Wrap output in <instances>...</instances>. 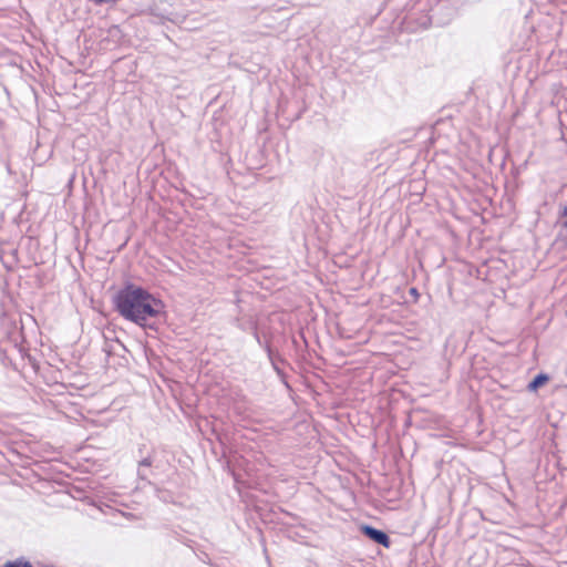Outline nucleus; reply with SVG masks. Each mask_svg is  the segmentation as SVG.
<instances>
[{
    "mask_svg": "<svg viewBox=\"0 0 567 567\" xmlns=\"http://www.w3.org/2000/svg\"><path fill=\"white\" fill-rule=\"evenodd\" d=\"M114 309L126 320L144 326L145 321L156 318L164 309L162 300L147 289L133 282H126L112 298Z\"/></svg>",
    "mask_w": 567,
    "mask_h": 567,
    "instance_id": "nucleus-1",
    "label": "nucleus"
},
{
    "mask_svg": "<svg viewBox=\"0 0 567 567\" xmlns=\"http://www.w3.org/2000/svg\"><path fill=\"white\" fill-rule=\"evenodd\" d=\"M265 351L267 352V357L270 361V364L274 369V371L276 372V374L279 377V379L282 381L284 384H286L288 386V382H287V374L286 372L281 369V364H288L289 363L287 362V360L285 358H282L278 352L274 351L270 343L269 342H266L265 343Z\"/></svg>",
    "mask_w": 567,
    "mask_h": 567,
    "instance_id": "nucleus-2",
    "label": "nucleus"
},
{
    "mask_svg": "<svg viewBox=\"0 0 567 567\" xmlns=\"http://www.w3.org/2000/svg\"><path fill=\"white\" fill-rule=\"evenodd\" d=\"M21 254H29L31 250H0V261L7 270H13L16 267L23 268Z\"/></svg>",
    "mask_w": 567,
    "mask_h": 567,
    "instance_id": "nucleus-3",
    "label": "nucleus"
},
{
    "mask_svg": "<svg viewBox=\"0 0 567 567\" xmlns=\"http://www.w3.org/2000/svg\"><path fill=\"white\" fill-rule=\"evenodd\" d=\"M361 533L378 545H382L385 548L391 546L390 536L382 529L365 524L361 526Z\"/></svg>",
    "mask_w": 567,
    "mask_h": 567,
    "instance_id": "nucleus-4",
    "label": "nucleus"
},
{
    "mask_svg": "<svg viewBox=\"0 0 567 567\" xmlns=\"http://www.w3.org/2000/svg\"><path fill=\"white\" fill-rule=\"evenodd\" d=\"M44 262L45 260L41 255V250H31V257H29L28 260H23V268L28 269L32 266H38Z\"/></svg>",
    "mask_w": 567,
    "mask_h": 567,
    "instance_id": "nucleus-5",
    "label": "nucleus"
},
{
    "mask_svg": "<svg viewBox=\"0 0 567 567\" xmlns=\"http://www.w3.org/2000/svg\"><path fill=\"white\" fill-rule=\"evenodd\" d=\"M549 380V377L546 373H538L534 377V379L528 383L527 390L533 392L538 390L540 386L545 385Z\"/></svg>",
    "mask_w": 567,
    "mask_h": 567,
    "instance_id": "nucleus-6",
    "label": "nucleus"
},
{
    "mask_svg": "<svg viewBox=\"0 0 567 567\" xmlns=\"http://www.w3.org/2000/svg\"><path fill=\"white\" fill-rule=\"evenodd\" d=\"M153 464V458L151 455H147L145 457H143L140 462H138V471H137V475L141 480H147L148 478V474L146 472L147 468H150Z\"/></svg>",
    "mask_w": 567,
    "mask_h": 567,
    "instance_id": "nucleus-7",
    "label": "nucleus"
},
{
    "mask_svg": "<svg viewBox=\"0 0 567 567\" xmlns=\"http://www.w3.org/2000/svg\"><path fill=\"white\" fill-rule=\"evenodd\" d=\"M333 257V261L336 265H338L339 267H350V261L347 257V255L344 254V251H339L334 255H332Z\"/></svg>",
    "mask_w": 567,
    "mask_h": 567,
    "instance_id": "nucleus-8",
    "label": "nucleus"
},
{
    "mask_svg": "<svg viewBox=\"0 0 567 567\" xmlns=\"http://www.w3.org/2000/svg\"><path fill=\"white\" fill-rule=\"evenodd\" d=\"M3 567H33L28 560L17 559L13 561H7Z\"/></svg>",
    "mask_w": 567,
    "mask_h": 567,
    "instance_id": "nucleus-9",
    "label": "nucleus"
},
{
    "mask_svg": "<svg viewBox=\"0 0 567 567\" xmlns=\"http://www.w3.org/2000/svg\"><path fill=\"white\" fill-rule=\"evenodd\" d=\"M249 329H250V332H251L252 337L255 338V340H258L260 338V336L258 333V323L256 320H254V319L249 320Z\"/></svg>",
    "mask_w": 567,
    "mask_h": 567,
    "instance_id": "nucleus-10",
    "label": "nucleus"
},
{
    "mask_svg": "<svg viewBox=\"0 0 567 567\" xmlns=\"http://www.w3.org/2000/svg\"><path fill=\"white\" fill-rule=\"evenodd\" d=\"M409 293H410V296L413 297V301L416 302L420 297L419 290L415 287H411L409 289Z\"/></svg>",
    "mask_w": 567,
    "mask_h": 567,
    "instance_id": "nucleus-11",
    "label": "nucleus"
},
{
    "mask_svg": "<svg viewBox=\"0 0 567 567\" xmlns=\"http://www.w3.org/2000/svg\"><path fill=\"white\" fill-rule=\"evenodd\" d=\"M238 327L241 330H244V331H250V329H249V320L247 322H245V323H240Z\"/></svg>",
    "mask_w": 567,
    "mask_h": 567,
    "instance_id": "nucleus-12",
    "label": "nucleus"
},
{
    "mask_svg": "<svg viewBox=\"0 0 567 567\" xmlns=\"http://www.w3.org/2000/svg\"><path fill=\"white\" fill-rule=\"evenodd\" d=\"M256 342H257L261 348H264V349H265V343H266V342H269V341H268V340H262V339H261V337H260L258 340H256Z\"/></svg>",
    "mask_w": 567,
    "mask_h": 567,
    "instance_id": "nucleus-13",
    "label": "nucleus"
},
{
    "mask_svg": "<svg viewBox=\"0 0 567 567\" xmlns=\"http://www.w3.org/2000/svg\"><path fill=\"white\" fill-rule=\"evenodd\" d=\"M256 342H257L261 348H264V349H265V343H266V342H269V341H268V340H262V339H261V337H260L258 340H256Z\"/></svg>",
    "mask_w": 567,
    "mask_h": 567,
    "instance_id": "nucleus-14",
    "label": "nucleus"
},
{
    "mask_svg": "<svg viewBox=\"0 0 567 567\" xmlns=\"http://www.w3.org/2000/svg\"><path fill=\"white\" fill-rule=\"evenodd\" d=\"M563 216L566 218L564 226L567 228V206L563 210Z\"/></svg>",
    "mask_w": 567,
    "mask_h": 567,
    "instance_id": "nucleus-15",
    "label": "nucleus"
},
{
    "mask_svg": "<svg viewBox=\"0 0 567 567\" xmlns=\"http://www.w3.org/2000/svg\"><path fill=\"white\" fill-rule=\"evenodd\" d=\"M20 256H21V258H22L23 260H28V258H29V257H31V252H29V254H21V252H20Z\"/></svg>",
    "mask_w": 567,
    "mask_h": 567,
    "instance_id": "nucleus-16",
    "label": "nucleus"
}]
</instances>
